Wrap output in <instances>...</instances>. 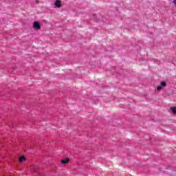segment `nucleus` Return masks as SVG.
<instances>
[{"mask_svg":"<svg viewBox=\"0 0 176 176\" xmlns=\"http://www.w3.org/2000/svg\"><path fill=\"white\" fill-rule=\"evenodd\" d=\"M162 89H163V87H162V86H158L157 87V90H162Z\"/></svg>","mask_w":176,"mask_h":176,"instance_id":"obj_7","label":"nucleus"},{"mask_svg":"<svg viewBox=\"0 0 176 176\" xmlns=\"http://www.w3.org/2000/svg\"><path fill=\"white\" fill-rule=\"evenodd\" d=\"M33 27L36 30H41V23H39L38 21H34L33 23Z\"/></svg>","mask_w":176,"mask_h":176,"instance_id":"obj_1","label":"nucleus"},{"mask_svg":"<svg viewBox=\"0 0 176 176\" xmlns=\"http://www.w3.org/2000/svg\"><path fill=\"white\" fill-rule=\"evenodd\" d=\"M160 85H161V86H163L164 87H166V86H167V84H166L165 82H160Z\"/></svg>","mask_w":176,"mask_h":176,"instance_id":"obj_6","label":"nucleus"},{"mask_svg":"<svg viewBox=\"0 0 176 176\" xmlns=\"http://www.w3.org/2000/svg\"><path fill=\"white\" fill-rule=\"evenodd\" d=\"M54 5L56 8H61V1L56 0Z\"/></svg>","mask_w":176,"mask_h":176,"instance_id":"obj_2","label":"nucleus"},{"mask_svg":"<svg viewBox=\"0 0 176 176\" xmlns=\"http://www.w3.org/2000/svg\"><path fill=\"white\" fill-rule=\"evenodd\" d=\"M36 2H38V0H36Z\"/></svg>","mask_w":176,"mask_h":176,"instance_id":"obj_9","label":"nucleus"},{"mask_svg":"<svg viewBox=\"0 0 176 176\" xmlns=\"http://www.w3.org/2000/svg\"><path fill=\"white\" fill-rule=\"evenodd\" d=\"M60 162L63 164H67V163H69V158H66L65 160H62Z\"/></svg>","mask_w":176,"mask_h":176,"instance_id":"obj_3","label":"nucleus"},{"mask_svg":"<svg viewBox=\"0 0 176 176\" xmlns=\"http://www.w3.org/2000/svg\"><path fill=\"white\" fill-rule=\"evenodd\" d=\"M173 3H175V5H176V0L173 1Z\"/></svg>","mask_w":176,"mask_h":176,"instance_id":"obj_8","label":"nucleus"},{"mask_svg":"<svg viewBox=\"0 0 176 176\" xmlns=\"http://www.w3.org/2000/svg\"><path fill=\"white\" fill-rule=\"evenodd\" d=\"M23 160H25V156H21L19 158V162H23Z\"/></svg>","mask_w":176,"mask_h":176,"instance_id":"obj_5","label":"nucleus"},{"mask_svg":"<svg viewBox=\"0 0 176 176\" xmlns=\"http://www.w3.org/2000/svg\"><path fill=\"white\" fill-rule=\"evenodd\" d=\"M170 111L175 115L176 114V107H172L170 108Z\"/></svg>","mask_w":176,"mask_h":176,"instance_id":"obj_4","label":"nucleus"}]
</instances>
